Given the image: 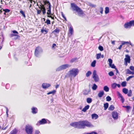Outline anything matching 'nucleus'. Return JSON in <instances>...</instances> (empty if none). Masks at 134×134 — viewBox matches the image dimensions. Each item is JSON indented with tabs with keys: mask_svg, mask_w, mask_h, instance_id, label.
Segmentation results:
<instances>
[{
	"mask_svg": "<svg viewBox=\"0 0 134 134\" xmlns=\"http://www.w3.org/2000/svg\"><path fill=\"white\" fill-rule=\"evenodd\" d=\"M106 100L107 101H110L111 100V97L109 96H108L106 98Z\"/></svg>",
	"mask_w": 134,
	"mask_h": 134,
	"instance_id": "nucleus-45",
	"label": "nucleus"
},
{
	"mask_svg": "<svg viewBox=\"0 0 134 134\" xmlns=\"http://www.w3.org/2000/svg\"><path fill=\"white\" fill-rule=\"evenodd\" d=\"M36 10H37V13L38 14H40V13H41V12L42 11L40 9V10L38 9H36Z\"/></svg>",
	"mask_w": 134,
	"mask_h": 134,
	"instance_id": "nucleus-57",
	"label": "nucleus"
},
{
	"mask_svg": "<svg viewBox=\"0 0 134 134\" xmlns=\"http://www.w3.org/2000/svg\"><path fill=\"white\" fill-rule=\"evenodd\" d=\"M6 88L7 89H8L10 87V85L9 84L7 83L5 85Z\"/></svg>",
	"mask_w": 134,
	"mask_h": 134,
	"instance_id": "nucleus-59",
	"label": "nucleus"
},
{
	"mask_svg": "<svg viewBox=\"0 0 134 134\" xmlns=\"http://www.w3.org/2000/svg\"><path fill=\"white\" fill-rule=\"evenodd\" d=\"M122 91L124 93L126 94L128 93V89L126 88H124L122 89Z\"/></svg>",
	"mask_w": 134,
	"mask_h": 134,
	"instance_id": "nucleus-24",
	"label": "nucleus"
},
{
	"mask_svg": "<svg viewBox=\"0 0 134 134\" xmlns=\"http://www.w3.org/2000/svg\"><path fill=\"white\" fill-rule=\"evenodd\" d=\"M109 12V8L108 7H106L105 8V13L106 14H108Z\"/></svg>",
	"mask_w": 134,
	"mask_h": 134,
	"instance_id": "nucleus-28",
	"label": "nucleus"
},
{
	"mask_svg": "<svg viewBox=\"0 0 134 134\" xmlns=\"http://www.w3.org/2000/svg\"><path fill=\"white\" fill-rule=\"evenodd\" d=\"M108 75L110 76H112L114 75V74L112 71H110L108 73Z\"/></svg>",
	"mask_w": 134,
	"mask_h": 134,
	"instance_id": "nucleus-50",
	"label": "nucleus"
},
{
	"mask_svg": "<svg viewBox=\"0 0 134 134\" xmlns=\"http://www.w3.org/2000/svg\"><path fill=\"white\" fill-rule=\"evenodd\" d=\"M126 109V112H129L130 110L131 109V107L130 106L127 105V107Z\"/></svg>",
	"mask_w": 134,
	"mask_h": 134,
	"instance_id": "nucleus-42",
	"label": "nucleus"
},
{
	"mask_svg": "<svg viewBox=\"0 0 134 134\" xmlns=\"http://www.w3.org/2000/svg\"><path fill=\"white\" fill-rule=\"evenodd\" d=\"M77 59V58H72L71 59L70 61V62L71 63H73L75 61H76Z\"/></svg>",
	"mask_w": 134,
	"mask_h": 134,
	"instance_id": "nucleus-46",
	"label": "nucleus"
},
{
	"mask_svg": "<svg viewBox=\"0 0 134 134\" xmlns=\"http://www.w3.org/2000/svg\"><path fill=\"white\" fill-rule=\"evenodd\" d=\"M61 14L62 16V17L64 18V19H65V20L66 21H67V19H66V17L63 14V13L62 12H61Z\"/></svg>",
	"mask_w": 134,
	"mask_h": 134,
	"instance_id": "nucleus-51",
	"label": "nucleus"
},
{
	"mask_svg": "<svg viewBox=\"0 0 134 134\" xmlns=\"http://www.w3.org/2000/svg\"><path fill=\"white\" fill-rule=\"evenodd\" d=\"M76 12L77 15L80 17L83 18L85 16V14L80 8Z\"/></svg>",
	"mask_w": 134,
	"mask_h": 134,
	"instance_id": "nucleus-6",
	"label": "nucleus"
},
{
	"mask_svg": "<svg viewBox=\"0 0 134 134\" xmlns=\"http://www.w3.org/2000/svg\"><path fill=\"white\" fill-rule=\"evenodd\" d=\"M100 9V13L102 14H103V8L102 7H100L99 8Z\"/></svg>",
	"mask_w": 134,
	"mask_h": 134,
	"instance_id": "nucleus-55",
	"label": "nucleus"
},
{
	"mask_svg": "<svg viewBox=\"0 0 134 134\" xmlns=\"http://www.w3.org/2000/svg\"><path fill=\"white\" fill-rule=\"evenodd\" d=\"M86 101L88 103H91L92 101V99L91 98H88L86 99Z\"/></svg>",
	"mask_w": 134,
	"mask_h": 134,
	"instance_id": "nucleus-29",
	"label": "nucleus"
},
{
	"mask_svg": "<svg viewBox=\"0 0 134 134\" xmlns=\"http://www.w3.org/2000/svg\"><path fill=\"white\" fill-rule=\"evenodd\" d=\"M42 52L43 50L42 48L40 46L37 47L36 48L35 50V55L37 57H38Z\"/></svg>",
	"mask_w": 134,
	"mask_h": 134,
	"instance_id": "nucleus-4",
	"label": "nucleus"
},
{
	"mask_svg": "<svg viewBox=\"0 0 134 134\" xmlns=\"http://www.w3.org/2000/svg\"><path fill=\"white\" fill-rule=\"evenodd\" d=\"M131 60L130 57L128 54L126 55L125 58L124 59V65L127 66V63H130Z\"/></svg>",
	"mask_w": 134,
	"mask_h": 134,
	"instance_id": "nucleus-7",
	"label": "nucleus"
},
{
	"mask_svg": "<svg viewBox=\"0 0 134 134\" xmlns=\"http://www.w3.org/2000/svg\"><path fill=\"white\" fill-rule=\"evenodd\" d=\"M88 134H98V133L94 131H92L90 133H88Z\"/></svg>",
	"mask_w": 134,
	"mask_h": 134,
	"instance_id": "nucleus-62",
	"label": "nucleus"
},
{
	"mask_svg": "<svg viewBox=\"0 0 134 134\" xmlns=\"http://www.w3.org/2000/svg\"><path fill=\"white\" fill-rule=\"evenodd\" d=\"M109 65L110 67L112 68L115 69V68H116V66L114 65V64H112L110 65Z\"/></svg>",
	"mask_w": 134,
	"mask_h": 134,
	"instance_id": "nucleus-44",
	"label": "nucleus"
},
{
	"mask_svg": "<svg viewBox=\"0 0 134 134\" xmlns=\"http://www.w3.org/2000/svg\"><path fill=\"white\" fill-rule=\"evenodd\" d=\"M93 77L96 82L99 81V79L98 76L97 74L96 71L94 70L93 71Z\"/></svg>",
	"mask_w": 134,
	"mask_h": 134,
	"instance_id": "nucleus-8",
	"label": "nucleus"
},
{
	"mask_svg": "<svg viewBox=\"0 0 134 134\" xmlns=\"http://www.w3.org/2000/svg\"><path fill=\"white\" fill-rule=\"evenodd\" d=\"M60 32V30L58 28H56L55 30H54L52 32V33H54V32H56L58 34Z\"/></svg>",
	"mask_w": 134,
	"mask_h": 134,
	"instance_id": "nucleus-37",
	"label": "nucleus"
},
{
	"mask_svg": "<svg viewBox=\"0 0 134 134\" xmlns=\"http://www.w3.org/2000/svg\"><path fill=\"white\" fill-rule=\"evenodd\" d=\"M15 36V37L14 38V39L15 40L19 39V38H20V36L16 34Z\"/></svg>",
	"mask_w": 134,
	"mask_h": 134,
	"instance_id": "nucleus-49",
	"label": "nucleus"
},
{
	"mask_svg": "<svg viewBox=\"0 0 134 134\" xmlns=\"http://www.w3.org/2000/svg\"><path fill=\"white\" fill-rule=\"evenodd\" d=\"M96 62V60H94L92 62L91 64V66L93 67H95Z\"/></svg>",
	"mask_w": 134,
	"mask_h": 134,
	"instance_id": "nucleus-32",
	"label": "nucleus"
},
{
	"mask_svg": "<svg viewBox=\"0 0 134 134\" xmlns=\"http://www.w3.org/2000/svg\"><path fill=\"white\" fill-rule=\"evenodd\" d=\"M111 86L113 88L115 89L116 87V83H112L111 85Z\"/></svg>",
	"mask_w": 134,
	"mask_h": 134,
	"instance_id": "nucleus-39",
	"label": "nucleus"
},
{
	"mask_svg": "<svg viewBox=\"0 0 134 134\" xmlns=\"http://www.w3.org/2000/svg\"><path fill=\"white\" fill-rule=\"evenodd\" d=\"M126 81H124L122 82L121 85L122 87H125L126 86Z\"/></svg>",
	"mask_w": 134,
	"mask_h": 134,
	"instance_id": "nucleus-36",
	"label": "nucleus"
},
{
	"mask_svg": "<svg viewBox=\"0 0 134 134\" xmlns=\"http://www.w3.org/2000/svg\"><path fill=\"white\" fill-rule=\"evenodd\" d=\"M117 94L118 96L119 97V98H120L122 96L121 94L119 92H117Z\"/></svg>",
	"mask_w": 134,
	"mask_h": 134,
	"instance_id": "nucleus-58",
	"label": "nucleus"
},
{
	"mask_svg": "<svg viewBox=\"0 0 134 134\" xmlns=\"http://www.w3.org/2000/svg\"><path fill=\"white\" fill-rule=\"evenodd\" d=\"M71 66V65H70L68 64L63 65L57 68L56 69V71H59L69 68Z\"/></svg>",
	"mask_w": 134,
	"mask_h": 134,
	"instance_id": "nucleus-3",
	"label": "nucleus"
},
{
	"mask_svg": "<svg viewBox=\"0 0 134 134\" xmlns=\"http://www.w3.org/2000/svg\"><path fill=\"white\" fill-rule=\"evenodd\" d=\"M90 6L93 7H96V5L93 4L91 3H90Z\"/></svg>",
	"mask_w": 134,
	"mask_h": 134,
	"instance_id": "nucleus-64",
	"label": "nucleus"
},
{
	"mask_svg": "<svg viewBox=\"0 0 134 134\" xmlns=\"http://www.w3.org/2000/svg\"><path fill=\"white\" fill-rule=\"evenodd\" d=\"M115 108L114 107L113 105H110L108 108V109L109 110H113Z\"/></svg>",
	"mask_w": 134,
	"mask_h": 134,
	"instance_id": "nucleus-30",
	"label": "nucleus"
},
{
	"mask_svg": "<svg viewBox=\"0 0 134 134\" xmlns=\"http://www.w3.org/2000/svg\"><path fill=\"white\" fill-rule=\"evenodd\" d=\"M121 98V100L122 103H123L124 102L125 99L122 96L120 97Z\"/></svg>",
	"mask_w": 134,
	"mask_h": 134,
	"instance_id": "nucleus-60",
	"label": "nucleus"
},
{
	"mask_svg": "<svg viewBox=\"0 0 134 134\" xmlns=\"http://www.w3.org/2000/svg\"><path fill=\"white\" fill-rule=\"evenodd\" d=\"M47 119L44 118L42 119L41 120L38 121L36 124V125L39 126L40 125L44 124L47 123Z\"/></svg>",
	"mask_w": 134,
	"mask_h": 134,
	"instance_id": "nucleus-10",
	"label": "nucleus"
},
{
	"mask_svg": "<svg viewBox=\"0 0 134 134\" xmlns=\"http://www.w3.org/2000/svg\"><path fill=\"white\" fill-rule=\"evenodd\" d=\"M109 106V104L108 103H106L104 104V110H106L108 108Z\"/></svg>",
	"mask_w": 134,
	"mask_h": 134,
	"instance_id": "nucleus-25",
	"label": "nucleus"
},
{
	"mask_svg": "<svg viewBox=\"0 0 134 134\" xmlns=\"http://www.w3.org/2000/svg\"><path fill=\"white\" fill-rule=\"evenodd\" d=\"M79 72V70L78 69L73 68L69 71L68 75L69 77L73 76L75 77L78 74Z\"/></svg>",
	"mask_w": 134,
	"mask_h": 134,
	"instance_id": "nucleus-2",
	"label": "nucleus"
},
{
	"mask_svg": "<svg viewBox=\"0 0 134 134\" xmlns=\"http://www.w3.org/2000/svg\"><path fill=\"white\" fill-rule=\"evenodd\" d=\"M89 93V91L87 89H85L83 91V94L84 95H87Z\"/></svg>",
	"mask_w": 134,
	"mask_h": 134,
	"instance_id": "nucleus-23",
	"label": "nucleus"
},
{
	"mask_svg": "<svg viewBox=\"0 0 134 134\" xmlns=\"http://www.w3.org/2000/svg\"><path fill=\"white\" fill-rule=\"evenodd\" d=\"M132 91L131 90H129L128 93H127V96L128 97H131L132 95Z\"/></svg>",
	"mask_w": 134,
	"mask_h": 134,
	"instance_id": "nucleus-38",
	"label": "nucleus"
},
{
	"mask_svg": "<svg viewBox=\"0 0 134 134\" xmlns=\"http://www.w3.org/2000/svg\"><path fill=\"white\" fill-rule=\"evenodd\" d=\"M51 85L49 83H43L42 85V87L43 88L45 89L48 88Z\"/></svg>",
	"mask_w": 134,
	"mask_h": 134,
	"instance_id": "nucleus-14",
	"label": "nucleus"
},
{
	"mask_svg": "<svg viewBox=\"0 0 134 134\" xmlns=\"http://www.w3.org/2000/svg\"><path fill=\"white\" fill-rule=\"evenodd\" d=\"M97 87V86L96 84L94 83L93 84V86L92 87V89L94 90H96Z\"/></svg>",
	"mask_w": 134,
	"mask_h": 134,
	"instance_id": "nucleus-35",
	"label": "nucleus"
},
{
	"mask_svg": "<svg viewBox=\"0 0 134 134\" xmlns=\"http://www.w3.org/2000/svg\"><path fill=\"white\" fill-rule=\"evenodd\" d=\"M73 28L71 27H70L69 28V32L70 34H69L68 36L69 37H70L73 34Z\"/></svg>",
	"mask_w": 134,
	"mask_h": 134,
	"instance_id": "nucleus-19",
	"label": "nucleus"
},
{
	"mask_svg": "<svg viewBox=\"0 0 134 134\" xmlns=\"http://www.w3.org/2000/svg\"><path fill=\"white\" fill-rule=\"evenodd\" d=\"M3 11L5 12V13H8L9 12L10 10L9 9H3Z\"/></svg>",
	"mask_w": 134,
	"mask_h": 134,
	"instance_id": "nucleus-47",
	"label": "nucleus"
},
{
	"mask_svg": "<svg viewBox=\"0 0 134 134\" xmlns=\"http://www.w3.org/2000/svg\"><path fill=\"white\" fill-rule=\"evenodd\" d=\"M31 112L33 114H35L38 113L37 108L35 107H32L31 108Z\"/></svg>",
	"mask_w": 134,
	"mask_h": 134,
	"instance_id": "nucleus-13",
	"label": "nucleus"
},
{
	"mask_svg": "<svg viewBox=\"0 0 134 134\" xmlns=\"http://www.w3.org/2000/svg\"><path fill=\"white\" fill-rule=\"evenodd\" d=\"M46 2V3L48 4V7H51V3L49 1L47 0Z\"/></svg>",
	"mask_w": 134,
	"mask_h": 134,
	"instance_id": "nucleus-56",
	"label": "nucleus"
},
{
	"mask_svg": "<svg viewBox=\"0 0 134 134\" xmlns=\"http://www.w3.org/2000/svg\"><path fill=\"white\" fill-rule=\"evenodd\" d=\"M71 7L73 11H75L77 12L80 8L74 3H71Z\"/></svg>",
	"mask_w": 134,
	"mask_h": 134,
	"instance_id": "nucleus-9",
	"label": "nucleus"
},
{
	"mask_svg": "<svg viewBox=\"0 0 134 134\" xmlns=\"http://www.w3.org/2000/svg\"><path fill=\"white\" fill-rule=\"evenodd\" d=\"M91 116L92 118L93 119H96L98 117V115L96 114H93Z\"/></svg>",
	"mask_w": 134,
	"mask_h": 134,
	"instance_id": "nucleus-22",
	"label": "nucleus"
},
{
	"mask_svg": "<svg viewBox=\"0 0 134 134\" xmlns=\"http://www.w3.org/2000/svg\"><path fill=\"white\" fill-rule=\"evenodd\" d=\"M70 125L78 129H84L86 127H92L93 126L91 123L87 120L79 121L74 122L70 124Z\"/></svg>",
	"mask_w": 134,
	"mask_h": 134,
	"instance_id": "nucleus-1",
	"label": "nucleus"
},
{
	"mask_svg": "<svg viewBox=\"0 0 134 134\" xmlns=\"http://www.w3.org/2000/svg\"><path fill=\"white\" fill-rule=\"evenodd\" d=\"M18 130L17 129L15 128L11 131L9 134H16Z\"/></svg>",
	"mask_w": 134,
	"mask_h": 134,
	"instance_id": "nucleus-20",
	"label": "nucleus"
},
{
	"mask_svg": "<svg viewBox=\"0 0 134 134\" xmlns=\"http://www.w3.org/2000/svg\"><path fill=\"white\" fill-rule=\"evenodd\" d=\"M103 90L106 92H108L109 90V88L107 86H104L103 87Z\"/></svg>",
	"mask_w": 134,
	"mask_h": 134,
	"instance_id": "nucleus-26",
	"label": "nucleus"
},
{
	"mask_svg": "<svg viewBox=\"0 0 134 134\" xmlns=\"http://www.w3.org/2000/svg\"><path fill=\"white\" fill-rule=\"evenodd\" d=\"M131 26H134V20L130 21H129Z\"/></svg>",
	"mask_w": 134,
	"mask_h": 134,
	"instance_id": "nucleus-43",
	"label": "nucleus"
},
{
	"mask_svg": "<svg viewBox=\"0 0 134 134\" xmlns=\"http://www.w3.org/2000/svg\"><path fill=\"white\" fill-rule=\"evenodd\" d=\"M25 130L27 134H32L33 132L32 127L29 125H27L25 127Z\"/></svg>",
	"mask_w": 134,
	"mask_h": 134,
	"instance_id": "nucleus-5",
	"label": "nucleus"
},
{
	"mask_svg": "<svg viewBox=\"0 0 134 134\" xmlns=\"http://www.w3.org/2000/svg\"><path fill=\"white\" fill-rule=\"evenodd\" d=\"M90 107V106L89 105H87L85 106L84 108H83L82 110V111L84 112L86 111V110L88 109Z\"/></svg>",
	"mask_w": 134,
	"mask_h": 134,
	"instance_id": "nucleus-21",
	"label": "nucleus"
},
{
	"mask_svg": "<svg viewBox=\"0 0 134 134\" xmlns=\"http://www.w3.org/2000/svg\"><path fill=\"white\" fill-rule=\"evenodd\" d=\"M47 9H48L47 10L48 12H47V16L48 17H50L51 16L49 15V14L51 13V7H48Z\"/></svg>",
	"mask_w": 134,
	"mask_h": 134,
	"instance_id": "nucleus-17",
	"label": "nucleus"
},
{
	"mask_svg": "<svg viewBox=\"0 0 134 134\" xmlns=\"http://www.w3.org/2000/svg\"><path fill=\"white\" fill-rule=\"evenodd\" d=\"M108 61L109 62V65H110V64H112V63L113 60L111 59H110V58L108 59Z\"/></svg>",
	"mask_w": 134,
	"mask_h": 134,
	"instance_id": "nucleus-54",
	"label": "nucleus"
},
{
	"mask_svg": "<svg viewBox=\"0 0 134 134\" xmlns=\"http://www.w3.org/2000/svg\"><path fill=\"white\" fill-rule=\"evenodd\" d=\"M101 54L99 53L96 54V58L97 59H99L101 57Z\"/></svg>",
	"mask_w": 134,
	"mask_h": 134,
	"instance_id": "nucleus-48",
	"label": "nucleus"
},
{
	"mask_svg": "<svg viewBox=\"0 0 134 134\" xmlns=\"http://www.w3.org/2000/svg\"><path fill=\"white\" fill-rule=\"evenodd\" d=\"M134 77V76L133 75L131 76H129L126 79V80L127 81H129L131 79V78H132L133 77Z\"/></svg>",
	"mask_w": 134,
	"mask_h": 134,
	"instance_id": "nucleus-52",
	"label": "nucleus"
},
{
	"mask_svg": "<svg viewBox=\"0 0 134 134\" xmlns=\"http://www.w3.org/2000/svg\"><path fill=\"white\" fill-rule=\"evenodd\" d=\"M5 108L6 109V114H7V116H8V112L9 110H8V108H7V107H5Z\"/></svg>",
	"mask_w": 134,
	"mask_h": 134,
	"instance_id": "nucleus-61",
	"label": "nucleus"
},
{
	"mask_svg": "<svg viewBox=\"0 0 134 134\" xmlns=\"http://www.w3.org/2000/svg\"><path fill=\"white\" fill-rule=\"evenodd\" d=\"M127 74H134V71H131L129 69L127 70Z\"/></svg>",
	"mask_w": 134,
	"mask_h": 134,
	"instance_id": "nucleus-31",
	"label": "nucleus"
},
{
	"mask_svg": "<svg viewBox=\"0 0 134 134\" xmlns=\"http://www.w3.org/2000/svg\"><path fill=\"white\" fill-rule=\"evenodd\" d=\"M104 92L103 90H101L99 91L98 94V96L99 98L102 97L103 95Z\"/></svg>",
	"mask_w": 134,
	"mask_h": 134,
	"instance_id": "nucleus-18",
	"label": "nucleus"
},
{
	"mask_svg": "<svg viewBox=\"0 0 134 134\" xmlns=\"http://www.w3.org/2000/svg\"><path fill=\"white\" fill-rule=\"evenodd\" d=\"M92 74V72L90 71H88L86 74V76L87 77H89Z\"/></svg>",
	"mask_w": 134,
	"mask_h": 134,
	"instance_id": "nucleus-40",
	"label": "nucleus"
},
{
	"mask_svg": "<svg viewBox=\"0 0 134 134\" xmlns=\"http://www.w3.org/2000/svg\"><path fill=\"white\" fill-rule=\"evenodd\" d=\"M56 92V91L55 90H53V91H50L48 92L47 94V95H49L51 94H52L53 95H54V94H55Z\"/></svg>",
	"mask_w": 134,
	"mask_h": 134,
	"instance_id": "nucleus-27",
	"label": "nucleus"
},
{
	"mask_svg": "<svg viewBox=\"0 0 134 134\" xmlns=\"http://www.w3.org/2000/svg\"><path fill=\"white\" fill-rule=\"evenodd\" d=\"M130 69L131 70H134V66H130Z\"/></svg>",
	"mask_w": 134,
	"mask_h": 134,
	"instance_id": "nucleus-63",
	"label": "nucleus"
},
{
	"mask_svg": "<svg viewBox=\"0 0 134 134\" xmlns=\"http://www.w3.org/2000/svg\"><path fill=\"white\" fill-rule=\"evenodd\" d=\"M45 23H47V24L48 25L50 24H51V21L48 19L46 20Z\"/></svg>",
	"mask_w": 134,
	"mask_h": 134,
	"instance_id": "nucleus-53",
	"label": "nucleus"
},
{
	"mask_svg": "<svg viewBox=\"0 0 134 134\" xmlns=\"http://www.w3.org/2000/svg\"><path fill=\"white\" fill-rule=\"evenodd\" d=\"M124 27L125 28L127 29L131 28V26L129 22H127L124 25Z\"/></svg>",
	"mask_w": 134,
	"mask_h": 134,
	"instance_id": "nucleus-16",
	"label": "nucleus"
},
{
	"mask_svg": "<svg viewBox=\"0 0 134 134\" xmlns=\"http://www.w3.org/2000/svg\"><path fill=\"white\" fill-rule=\"evenodd\" d=\"M48 29H46V28L44 29V27H43L42 29L41 30V31L42 33L43 34H46L48 33Z\"/></svg>",
	"mask_w": 134,
	"mask_h": 134,
	"instance_id": "nucleus-15",
	"label": "nucleus"
},
{
	"mask_svg": "<svg viewBox=\"0 0 134 134\" xmlns=\"http://www.w3.org/2000/svg\"><path fill=\"white\" fill-rule=\"evenodd\" d=\"M98 49L100 51H103L104 50L103 47L100 45H99L98 47Z\"/></svg>",
	"mask_w": 134,
	"mask_h": 134,
	"instance_id": "nucleus-41",
	"label": "nucleus"
},
{
	"mask_svg": "<svg viewBox=\"0 0 134 134\" xmlns=\"http://www.w3.org/2000/svg\"><path fill=\"white\" fill-rule=\"evenodd\" d=\"M122 44L123 45L125 44L127 45L129 44L130 45L132 46V44L130 42H129L122 41Z\"/></svg>",
	"mask_w": 134,
	"mask_h": 134,
	"instance_id": "nucleus-34",
	"label": "nucleus"
},
{
	"mask_svg": "<svg viewBox=\"0 0 134 134\" xmlns=\"http://www.w3.org/2000/svg\"><path fill=\"white\" fill-rule=\"evenodd\" d=\"M38 8L41 10L43 14L44 15L46 13V9L45 7L43 5H40V6H38Z\"/></svg>",
	"mask_w": 134,
	"mask_h": 134,
	"instance_id": "nucleus-12",
	"label": "nucleus"
},
{
	"mask_svg": "<svg viewBox=\"0 0 134 134\" xmlns=\"http://www.w3.org/2000/svg\"><path fill=\"white\" fill-rule=\"evenodd\" d=\"M112 116L115 120H117L118 118V113L116 111H114L112 113Z\"/></svg>",
	"mask_w": 134,
	"mask_h": 134,
	"instance_id": "nucleus-11",
	"label": "nucleus"
},
{
	"mask_svg": "<svg viewBox=\"0 0 134 134\" xmlns=\"http://www.w3.org/2000/svg\"><path fill=\"white\" fill-rule=\"evenodd\" d=\"M20 13L22 15V16L24 18H26V16L24 12L22 10H21L20 11Z\"/></svg>",
	"mask_w": 134,
	"mask_h": 134,
	"instance_id": "nucleus-33",
	"label": "nucleus"
}]
</instances>
